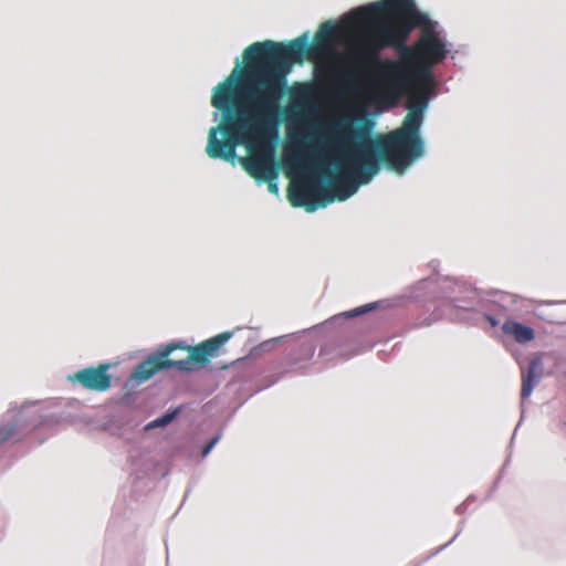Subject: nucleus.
<instances>
[{"mask_svg": "<svg viewBox=\"0 0 566 566\" xmlns=\"http://www.w3.org/2000/svg\"><path fill=\"white\" fill-rule=\"evenodd\" d=\"M355 19L367 30L359 54L363 63L377 62L381 77L395 96L408 92L402 125L378 136L384 159L394 168L409 166L424 153L420 127L434 86L432 66L448 53L429 18L413 0H382L361 7Z\"/></svg>", "mask_w": 566, "mask_h": 566, "instance_id": "1", "label": "nucleus"}, {"mask_svg": "<svg viewBox=\"0 0 566 566\" xmlns=\"http://www.w3.org/2000/svg\"><path fill=\"white\" fill-rule=\"evenodd\" d=\"M235 95L231 77L214 87L211 105L222 112V120L210 128L206 153L212 159L234 163L237 147L244 145L249 151L240 159L244 170L255 180L276 179L272 139L280 123L282 80L266 76L259 83L247 76L244 97L238 101Z\"/></svg>", "mask_w": 566, "mask_h": 566, "instance_id": "2", "label": "nucleus"}, {"mask_svg": "<svg viewBox=\"0 0 566 566\" xmlns=\"http://www.w3.org/2000/svg\"><path fill=\"white\" fill-rule=\"evenodd\" d=\"M329 139L349 142L356 139L353 148L347 153L343 166H337V174L325 172L328 185L319 187L308 180L300 184H291L287 189V198L293 207H305L308 212L317 208L314 198L319 199V206L325 207L334 200L344 201L356 193L359 185L368 184L379 171L380 163L398 174H402L408 166L401 168L391 167L385 159L376 139L370 138L364 130H353L349 122L340 120L327 127Z\"/></svg>", "mask_w": 566, "mask_h": 566, "instance_id": "3", "label": "nucleus"}, {"mask_svg": "<svg viewBox=\"0 0 566 566\" xmlns=\"http://www.w3.org/2000/svg\"><path fill=\"white\" fill-rule=\"evenodd\" d=\"M339 27L332 21L321 24L314 36L313 44H308L307 34H303L287 43L271 40L255 42L243 52L247 64V76L251 82L263 83L266 76L282 80V94L287 90L286 76L294 63L303 61L304 56L325 54L333 51L338 38Z\"/></svg>", "mask_w": 566, "mask_h": 566, "instance_id": "4", "label": "nucleus"}, {"mask_svg": "<svg viewBox=\"0 0 566 566\" xmlns=\"http://www.w3.org/2000/svg\"><path fill=\"white\" fill-rule=\"evenodd\" d=\"M232 336L233 332L228 331L196 346H187L182 343L168 344L138 364L132 374V378L143 382L151 378L157 371L167 368L190 371L192 370L193 363L206 364L210 358L218 356L221 347Z\"/></svg>", "mask_w": 566, "mask_h": 566, "instance_id": "5", "label": "nucleus"}, {"mask_svg": "<svg viewBox=\"0 0 566 566\" xmlns=\"http://www.w3.org/2000/svg\"><path fill=\"white\" fill-rule=\"evenodd\" d=\"M109 368V364L86 367L76 371L70 379L80 382L87 390L103 392L112 386V375L108 374Z\"/></svg>", "mask_w": 566, "mask_h": 566, "instance_id": "6", "label": "nucleus"}, {"mask_svg": "<svg viewBox=\"0 0 566 566\" xmlns=\"http://www.w3.org/2000/svg\"><path fill=\"white\" fill-rule=\"evenodd\" d=\"M292 108L301 114L307 115L313 111L315 88L310 83H295L291 90Z\"/></svg>", "mask_w": 566, "mask_h": 566, "instance_id": "7", "label": "nucleus"}, {"mask_svg": "<svg viewBox=\"0 0 566 566\" xmlns=\"http://www.w3.org/2000/svg\"><path fill=\"white\" fill-rule=\"evenodd\" d=\"M544 367L541 356L534 357L526 371L522 373V399H526L532 394L535 385L543 376Z\"/></svg>", "mask_w": 566, "mask_h": 566, "instance_id": "8", "label": "nucleus"}, {"mask_svg": "<svg viewBox=\"0 0 566 566\" xmlns=\"http://www.w3.org/2000/svg\"><path fill=\"white\" fill-rule=\"evenodd\" d=\"M505 335L512 336L517 343L525 344L535 338L534 329L513 319L505 321L502 325Z\"/></svg>", "mask_w": 566, "mask_h": 566, "instance_id": "9", "label": "nucleus"}, {"mask_svg": "<svg viewBox=\"0 0 566 566\" xmlns=\"http://www.w3.org/2000/svg\"><path fill=\"white\" fill-rule=\"evenodd\" d=\"M20 421L14 420L0 427V446L8 441L20 440L21 438Z\"/></svg>", "mask_w": 566, "mask_h": 566, "instance_id": "10", "label": "nucleus"}, {"mask_svg": "<svg viewBox=\"0 0 566 566\" xmlns=\"http://www.w3.org/2000/svg\"><path fill=\"white\" fill-rule=\"evenodd\" d=\"M304 163V153L300 146H295L292 150H287L284 156V164L290 169L300 170L303 168Z\"/></svg>", "mask_w": 566, "mask_h": 566, "instance_id": "11", "label": "nucleus"}, {"mask_svg": "<svg viewBox=\"0 0 566 566\" xmlns=\"http://www.w3.org/2000/svg\"><path fill=\"white\" fill-rule=\"evenodd\" d=\"M376 303H369L366 305L358 306L352 311L344 312L342 315L346 318H353L373 311L374 308H376Z\"/></svg>", "mask_w": 566, "mask_h": 566, "instance_id": "12", "label": "nucleus"}, {"mask_svg": "<svg viewBox=\"0 0 566 566\" xmlns=\"http://www.w3.org/2000/svg\"><path fill=\"white\" fill-rule=\"evenodd\" d=\"M177 412L178 411L175 410L172 412L165 413L160 418H157L153 422H150L148 424V428H156V427H165V426H167L168 423H170L174 420V418L177 416Z\"/></svg>", "mask_w": 566, "mask_h": 566, "instance_id": "13", "label": "nucleus"}, {"mask_svg": "<svg viewBox=\"0 0 566 566\" xmlns=\"http://www.w3.org/2000/svg\"><path fill=\"white\" fill-rule=\"evenodd\" d=\"M275 180L276 179H258L256 181L266 182L269 191L271 193H275L276 195L279 192V187H277V184L275 182Z\"/></svg>", "mask_w": 566, "mask_h": 566, "instance_id": "14", "label": "nucleus"}, {"mask_svg": "<svg viewBox=\"0 0 566 566\" xmlns=\"http://www.w3.org/2000/svg\"><path fill=\"white\" fill-rule=\"evenodd\" d=\"M300 352L304 355L305 359H311L314 355V348L310 345L302 346Z\"/></svg>", "mask_w": 566, "mask_h": 566, "instance_id": "15", "label": "nucleus"}, {"mask_svg": "<svg viewBox=\"0 0 566 566\" xmlns=\"http://www.w3.org/2000/svg\"><path fill=\"white\" fill-rule=\"evenodd\" d=\"M218 441V437L213 438L202 450V455L206 457L214 447Z\"/></svg>", "mask_w": 566, "mask_h": 566, "instance_id": "16", "label": "nucleus"}, {"mask_svg": "<svg viewBox=\"0 0 566 566\" xmlns=\"http://www.w3.org/2000/svg\"><path fill=\"white\" fill-rule=\"evenodd\" d=\"M488 318L493 326L496 325V321L493 317L489 316Z\"/></svg>", "mask_w": 566, "mask_h": 566, "instance_id": "17", "label": "nucleus"}, {"mask_svg": "<svg viewBox=\"0 0 566 566\" xmlns=\"http://www.w3.org/2000/svg\"><path fill=\"white\" fill-rule=\"evenodd\" d=\"M355 354H357V352H352L347 356H352V355H355Z\"/></svg>", "mask_w": 566, "mask_h": 566, "instance_id": "18", "label": "nucleus"}]
</instances>
